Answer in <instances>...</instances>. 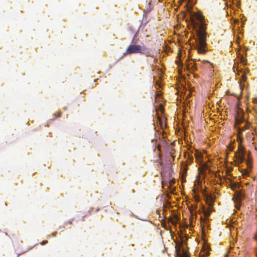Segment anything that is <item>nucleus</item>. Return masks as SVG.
<instances>
[{
	"mask_svg": "<svg viewBox=\"0 0 257 257\" xmlns=\"http://www.w3.org/2000/svg\"><path fill=\"white\" fill-rule=\"evenodd\" d=\"M197 39L196 49L199 54H204L207 51L206 48V26L203 23L200 25L199 30L197 31Z\"/></svg>",
	"mask_w": 257,
	"mask_h": 257,
	"instance_id": "obj_1",
	"label": "nucleus"
},
{
	"mask_svg": "<svg viewBox=\"0 0 257 257\" xmlns=\"http://www.w3.org/2000/svg\"><path fill=\"white\" fill-rule=\"evenodd\" d=\"M138 31L139 30L136 32L132 40V43L134 44L130 45L127 47L123 55L134 53H141L145 54L147 56H151V55L149 54V53L148 52L147 48L145 46L136 45V44L137 43V41L138 40V39H136L138 35Z\"/></svg>",
	"mask_w": 257,
	"mask_h": 257,
	"instance_id": "obj_2",
	"label": "nucleus"
},
{
	"mask_svg": "<svg viewBox=\"0 0 257 257\" xmlns=\"http://www.w3.org/2000/svg\"><path fill=\"white\" fill-rule=\"evenodd\" d=\"M172 171L170 169H168L166 172L163 171L162 173L163 180L162 181V185H165L169 187L172 184L175 183V179L171 178Z\"/></svg>",
	"mask_w": 257,
	"mask_h": 257,
	"instance_id": "obj_3",
	"label": "nucleus"
},
{
	"mask_svg": "<svg viewBox=\"0 0 257 257\" xmlns=\"http://www.w3.org/2000/svg\"><path fill=\"white\" fill-rule=\"evenodd\" d=\"M238 153H236L235 157L238 163H241L245 160V150L243 146H241V144H239L238 147Z\"/></svg>",
	"mask_w": 257,
	"mask_h": 257,
	"instance_id": "obj_4",
	"label": "nucleus"
},
{
	"mask_svg": "<svg viewBox=\"0 0 257 257\" xmlns=\"http://www.w3.org/2000/svg\"><path fill=\"white\" fill-rule=\"evenodd\" d=\"M191 7H188L187 9L188 10V13L189 15L190 16V18L191 19L192 21H194V18H195L196 19L200 21H202V16L199 14H196L192 12L191 11Z\"/></svg>",
	"mask_w": 257,
	"mask_h": 257,
	"instance_id": "obj_5",
	"label": "nucleus"
},
{
	"mask_svg": "<svg viewBox=\"0 0 257 257\" xmlns=\"http://www.w3.org/2000/svg\"><path fill=\"white\" fill-rule=\"evenodd\" d=\"M179 257H189L188 253L184 249H182V252L178 254Z\"/></svg>",
	"mask_w": 257,
	"mask_h": 257,
	"instance_id": "obj_6",
	"label": "nucleus"
},
{
	"mask_svg": "<svg viewBox=\"0 0 257 257\" xmlns=\"http://www.w3.org/2000/svg\"><path fill=\"white\" fill-rule=\"evenodd\" d=\"M86 216V214H85V213H83L81 212H80L77 215V216L78 217H81L82 218V220L83 219V218Z\"/></svg>",
	"mask_w": 257,
	"mask_h": 257,
	"instance_id": "obj_7",
	"label": "nucleus"
},
{
	"mask_svg": "<svg viewBox=\"0 0 257 257\" xmlns=\"http://www.w3.org/2000/svg\"><path fill=\"white\" fill-rule=\"evenodd\" d=\"M203 213L206 217H208L210 215V211L208 210L203 209Z\"/></svg>",
	"mask_w": 257,
	"mask_h": 257,
	"instance_id": "obj_8",
	"label": "nucleus"
},
{
	"mask_svg": "<svg viewBox=\"0 0 257 257\" xmlns=\"http://www.w3.org/2000/svg\"><path fill=\"white\" fill-rule=\"evenodd\" d=\"M248 160L247 161V165L248 166V167H249L250 166V163H251V161L249 159V153L248 154Z\"/></svg>",
	"mask_w": 257,
	"mask_h": 257,
	"instance_id": "obj_9",
	"label": "nucleus"
},
{
	"mask_svg": "<svg viewBox=\"0 0 257 257\" xmlns=\"http://www.w3.org/2000/svg\"><path fill=\"white\" fill-rule=\"evenodd\" d=\"M195 156H196V159L198 160L199 159H200L201 157V154L199 153H197L195 154Z\"/></svg>",
	"mask_w": 257,
	"mask_h": 257,
	"instance_id": "obj_10",
	"label": "nucleus"
},
{
	"mask_svg": "<svg viewBox=\"0 0 257 257\" xmlns=\"http://www.w3.org/2000/svg\"><path fill=\"white\" fill-rule=\"evenodd\" d=\"M169 221L173 225H176L177 222L172 218H171Z\"/></svg>",
	"mask_w": 257,
	"mask_h": 257,
	"instance_id": "obj_11",
	"label": "nucleus"
},
{
	"mask_svg": "<svg viewBox=\"0 0 257 257\" xmlns=\"http://www.w3.org/2000/svg\"><path fill=\"white\" fill-rule=\"evenodd\" d=\"M237 141L239 142V144H240L242 143V141H243V138L240 137V136H238Z\"/></svg>",
	"mask_w": 257,
	"mask_h": 257,
	"instance_id": "obj_12",
	"label": "nucleus"
},
{
	"mask_svg": "<svg viewBox=\"0 0 257 257\" xmlns=\"http://www.w3.org/2000/svg\"><path fill=\"white\" fill-rule=\"evenodd\" d=\"M227 147H228V149L230 151H233V146H232L231 145H230Z\"/></svg>",
	"mask_w": 257,
	"mask_h": 257,
	"instance_id": "obj_13",
	"label": "nucleus"
},
{
	"mask_svg": "<svg viewBox=\"0 0 257 257\" xmlns=\"http://www.w3.org/2000/svg\"><path fill=\"white\" fill-rule=\"evenodd\" d=\"M241 62L243 65H246L247 64V61L245 59H244V58H242Z\"/></svg>",
	"mask_w": 257,
	"mask_h": 257,
	"instance_id": "obj_14",
	"label": "nucleus"
},
{
	"mask_svg": "<svg viewBox=\"0 0 257 257\" xmlns=\"http://www.w3.org/2000/svg\"><path fill=\"white\" fill-rule=\"evenodd\" d=\"M47 242H48V241H47V240H43V241L41 243V244L42 245H45V244H46V243H47Z\"/></svg>",
	"mask_w": 257,
	"mask_h": 257,
	"instance_id": "obj_15",
	"label": "nucleus"
},
{
	"mask_svg": "<svg viewBox=\"0 0 257 257\" xmlns=\"http://www.w3.org/2000/svg\"><path fill=\"white\" fill-rule=\"evenodd\" d=\"M246 79V76L244 74L243 76H242V80L243 81H245Z\"/></svg>",
	"mask_w": 257,
	"mask_h": 257,
	"instance_id": "obj_16",
	"label": "nucleus"
},
{
	"mask_svg": "<svg viewBox=\"0 0 257 257\" xmlns=\"http://www.w3.org/2000/svg\"><path fill=\"white\" fill-rule=\"evenodd\" d=\"M56 234H57V232H56V231H55V232H53V233H52V235H53V236H56Z\"/></svg>",
	"mask_w": 257,
	"mask_h": 257,
	"instance_id": "obj_17",
	"label": "nucleus"
},
{
	"mask_svg": "<svg viewBox=\"0 0 257 257\" xmlns=\"http://www.w3.org/2000/svg\"><path fill=\"white\" fill-rule=\"evenodd\" d=\"M189 3H193V0H188Z\"/></svg>",
	"mask_w": 257,
	"mask_h": 257,
	"instance_id": "obj_18",
	"label": "nucleus"
},
{
	"mask_svg": "<svg viewBox=\"0 0 257 257\" xmlns=\"http://www.w3.org/2000/svg\"><path fill=\"white\" fill-rule=\"evenodd\" d=\"M61 114L62 113L60 112L59 113V114H58V117H61Z\"/></svg>",
	"mask_w": 257,
	"mask_h": 257,
	"instance_id": "obj_19",
	"label": "nucleus"
},
{
	"mask_svg": "<svg viewBox=\"0 0 257 257\" xmlns=\"http://www.w3.org/2000/svg\"><path fill=\"white\" fill-rule=\"evenodd\" d=\"M235 187V185L234 184V185H233V186H232L231 187L232 189H233V187Z\"/></svg>",
	"mask_w": 257,
	"mask_h": 257,
	"instance_id": "obj_20",
	"label": "nucleus"
},
{
	"mask_svg": "<svg viewBox=\"0 0 257 257\" xmlns=\"http://www.w3.org/2000/svg\"><path fill=\"white\" fill-rule=\"evenodd\" d=\"M69 223L70 224H72V221H70L69 222Z\"/></svg>",
	"mask_w": 257,
	"mask_h": 257,
	"instance_id": "obj_21",
	"label": "nucleus"
},
{
	"mask_svg": "<svg viewBox=\"0 0 257 257\" xmlns=\"http://www.w3.org/2000/svg\"><path fill=\"white\" fill-rule=\"evenodd\" d=\"M67 224V222H65L64 224V225H66Z\"/></svg>",
	"mask_w": 257,
	"mask_h": 257,
	"instance_id": "obj_22",
	"label": "nucleus"
},
{
	"mask_svg": "<svg viewBox=\"0 0 257 257\" xmlns=\"http://www.w3.org/2000/svg\"><path fill=\"white\" fill-rule=\"evenodd\" d=\"M206 62L209 63L208 61H206Z\"/></svg>",
	"mask_w": 257,
	"mask_h": 257,
	"instance_id": "obj_23",
	"label": "nucleus"
}]
</instances>
